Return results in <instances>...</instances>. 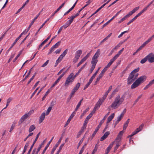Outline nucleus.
Listing matches in <instances>:
<instances>
[{
    "label": "nucleus",
    "instance_id": "f257e3e1",
    "mask_svg": "<svg viewBox=\"0 0 154 154\" xmlns=\"http://www.w3.org/2000/svg\"><path fill=\"white\" fill-rule=\"evenodd\" d=\"M146 77L145 75H142L137 79L131 86V89H134L138 86L140 84L143 83L146 79Z\"/></svg>",
    "mask_w": 154,
    "mask_h": 154
},
{
    "label": "nucleus",
    "instance_id": "f03ea898",
    "mask_svg": "<svg viewBox=\"0 0 154 154\" xmlns=\"http://www.w3.org/2000/svg\"><path fill=\"white\" fill-rule=\"evenodd\" d=\"M122 103L116 97L110 106L113 109H116L118 108Z\"/></svg>",
    "mask_w": 154,
    "mask_h": 154
},
{
    "label": "nucleus",
    "instance_id": "7ed1b4c3",
    "mask_svg": "<svg viewBox=\"0 0 154 154\" xmlns=\"http://www.w3.org/2000/svg\"><path fill=\"white\" fill-rule=\"evenodd\" d=\"M73 74L70 73L67 77L64 83V86L68 87L69 85L72 84L75 79L73 77Z\"/></svg>",
    "mask_w": 154,
    "mask_h": 154
},
{
    "label": "nucleus",
    "instance_id": "20e7f679",
    "mask_svg": "<svg viewBox=\"0 0 154 154\" xmlns=\"http://www.w3.org/2000/svg\"><path fill=\"white\" fill-rule=\"evenodd\" d=\"M100 50L98 49L93 56L91 61V63L92 65L96 66V65L98 61L97 59L100 54Z\"/></svg>",
    "mask_w": 154,
    "mask_h": 154
},
{
    "label": "nucleus",
    "instance_id": "39448f33",
    "mask_svg": "<svg viewBox=\"0 0 154 154\" xmlns=\"http://www.w3.org/2000/svg\"><path fill=\"white\" fill-rule=\"evenodd\" d=\"M138 75V74L134 75L132 73H130L128 78V85L131 84L137 79Z\"/></svg>",
    "mask_w": 154,
    "mask_h": 154
},
{
    "label": "nucleus",
    "instance_id": "423d86ee",
    "mask_svg": "<svg viewBox=\"0 0 154 154\" xmlns=\"http://www.w3.org/2000/svg\"><path fill=\"white\" fill-rule=\"evenodd\" d=\"M34 112V111L32 110L30 111L27 113H26L25 115H23L20 119L19 121V124H21L24 122L25 119H26L28 117H29Z\"/></svg>",
    "mask_w": 154,
    "mask_h": 154
},
{
    "label": "nucleus",
    "instance_id": "0eeeda50",
    "mask_svg": "<svg viewBox=\"0 0 154 154\" xmlns=\"http://www.w3.org/2000/svg\"><path fill=\"white\" fill-rule=\"evenodd\" d=\"M139 8V6L135 8L132 11H130L128 14L125 16L124 17H123L122 18L124 20H126L129 17L134 13L137 11L138 10Z\"/></svg>",
    "mask_w": 154,
    "mask_h": 154
},
{
    "label": "nucleus",
    "instance_id": "6e6552de",
    "mask_svg": "<svg viewBox=\"0 0 154 154\" xmlns=\"http://www.w3.org/2000/svg\"><path fill=\"white\" fill-rule=\"evenodd\" d=\"M82 53V51L81 50H78L76 51L75 57L73 59V62L75 63L78 61Z\"/></svg>",
    "mask_w": 154,
    "mask_h": 154
},
{
    "label": "nucleus",
    "instance_id": "1a4fd4ad",
    "mask_svg": "<svg viewBox=\"0 0 154 154\" xmlns=\"http://www.w3.org/2000/svg\"><path fill=\"white\" fill-rule=\"evenodd\" d=\"M144 126V124H142L141 125H140L138 128H137L134 131V132H133L131 135H129L128 136V137H131L133 136L134 135L136 134L137 133L140 131H141L143 128V127Z\"/></svg>",
    "mask_w": 154,
    "mask_h": 154
},
{
    "label": "nucleus",
    "instance_id": "9d476101",
    "mask_svg": "<svg viewBox=\"0 0 154 154\" xmlns=\"http://www.w3.org/2000/svg\"><path fill=\"white\" fill-rule=\"evenodd\" d=\"M148 60L149 63H152L154 62V55L152 53H150L147 56Z\"/></svg>",
    "mask_w": 154,
    "mask_h": 154
},
{
    "label": "nucleus",
    "instance_id": "9b49d317",
    "mask_svg": "<svg viewBox=\"0 0 154 154\" xmlns=\"http://www.w3.org/2000/svg\"><path fill=\"white\" fill-rule=\"evenodd\" d=\"M90 53H88L87 55L83 57L80 61V62L78 64L77 67L79 66L83 62L85 61L90 56Z\"/></svg>",
    "mask_w": 154,
    "mask_h": 154
},
{
    "label": "nucleus",
    "instance_id": "f8f14e48",
    "mask_svg": "<svg viewBox=\"0 0 154 154\" xmlns=\"http://www.w3.org/2000/svg\"><path fill=\"white\" fill-rule=\"evenodd\" d=\"M62 139V138L61 137L58 141L56 143L55 146L53 148L51 152V154H53L54 151L58 147V145L60 144V142H61V140Z\"/></svg>",
    "mask_w": 154,
    "mask_h": 154
},
{
    "label": "nucleus",
    "instance_id": "ddd939ff",
    "mask_svg": "<svg viewBox=\"0 0 154 154\" xmlns=\"http://www.w3.org/2000/svg\"><path fill=\"white\" fill-rule=\"evenodd\" d=\"M79 15V13H77L75 15H73L70 17V19L67 22L70 25L72 23L74 19Z\"/></svg>",
    "mask_w": 154,
    "mask_h": 154
},
{
    "label": "nucleus",
    "instance_id": "4468645a",
    "mask_svg": "<svg viewBox=\"0 0 154 154\" xmlns=\"http://www.w3.org/2000/svg\"><path fill=\"white\" fill-rule=\"evenodd\" d=\"M124 130H123L119 133L117 137L115 140V141H116L117 140H118V141H120L122 137L124 132Z\"/></svg>",
    "mask_w": 154,
    "mask_h": 154
},
{
    "label": "nucleus",
    "instance_id": "2eb2a0df",
    "mask_svg": "<svg viewBox=\"0 0 154 154\" xmlns=\"http://www.w3.org/2000/svg\"><path fill=\"white\" fill-rule=\"evenodd\" d=\"M115 141H113L112 142L111 144H110L109 146L107 147V148L106 150V152L105 154H108L109 153L111 149L115 143Z\"/></svg>",
    "mask_w": 154,
    "mask_h": 154
},
{
    "label": "nucleus",
    "instance_id": "dca6fc26",
    "mask_svg": "<svg viewBox=\"0 0 154 154\" xmlns=\"http://www.w3.org/2000/svg\"><path fill=\"white\" fill-rule=\"evenodd\" d=\"M75 112H73L67 120L66 123L65 124V127L67 126L70 122L72 119L74 117L75 115Z\"/></svg>",
    "mask_w": 154,
    "mask_h": 154
},
{
    "label": "nucleus",
    "instance_id": "f3484780",
    "mask_svg": "<svg viewBox=\"0 0 154 154\" xmlns=\"http://www.w3.org/2000/svg\"><path fill=\"white\" fill-rule=\"evenodd\" d=\"M54 138V137H52L51 140L48 142L47 144L46 145V146H45V149L43 150V152L41 154H44V153L45 152L46 150L49 146V145H50V144L51 143V142L53 139Z\"/></svg>",
    "mask_w": 154,
    "mask_h": 154
},
{
    "label": "nucleus",
    "instance_id": "a211bd4d",
    "mask_svg": "<svg viewBox=\"0 0 154 154\" xmlns=\"http://www.w3.org/2000/svg\"><path fill=\"white\" fill-rule=\"evenodd\" d=\"M126 95V93H125L121 97H120V95H118L117 97L122 103H123L124 100Z\"/></svg>",
    "mask_w": 154,
    "mask_h": 154
},
{
    "label": "nucleus",
    "instance_id": "6ab92c4d",
    "mask_svg": "<svg viewBox=\"0 0 154 154\" xmlns=\"http://www.w3.org/2000/svg\"><path fill=\"white\" fill-rule=\"evenodd\" d=\"M65 2H64L61 5H60L57 9V10L54 12V13H53L52 15L51 16V17H52L55 14L57 13L58 11L65 4Z\"/></svg>",
    "mask_w": 154,
    "mask_h": 154
},
{
    "label": "nucleus",
    "instance_id": "aec40b11",
    "mask_svg": "<svg viewBox=\"0 0 154 154\" xmlns=\"http://www.w3.org/2000/svg\"><path fill=\"white\" fill-rule=\"evenodd\" d=\"M110 112H108L104 117L103 119L101 121L98 125L101 126L102 124L104 122L105 120L106 119L107 117L109 115Z\"/></svg>",
    "mask_w": 154,
    "mask_h": 154
},
{
    "label": "nucleus",
    "instance_id": "412c9836",
    "mask_svg": "<svg viewBox=\"0 0 154 154\" xmlns=\"http://www.w3.org/2000/svg\"><path fill=\"white\" fill-rule=\"evenodd\" d=\"M109 134V131H106L105 133L103 135L101 138L100 141H102L104 140Z\"/></svg>",
    "mask_w": 154,
    "mask_h": 154
},
{
    "label": "nucleus",
    "instance_id": "4be33fe9",
    "mask_svg": "<svg viewBox=\"0 0 154 154\" xmlns=\"http://www.w3.org/2000/svg\"><path fill=\"white\" fill-rule=\"evenodd\" d=\"M46 114L45 112H43L41 115L39 119V123H42L44 119Z\"/></svg>",
    "mask_w": 154,
    "mask_h": 154
},
{
    "label": "nucleus",
    "instance_id": "5701e85b",
    "mask_svg": "<svg viewBox=\"0 0 154 154\" xmlns=\"http://www.w3.org/2000/svg\"><path fill=\"white\" fill-rule=\"evenodd\" d=\"M114 116L115 114L114 113H113L110 116H109L107 119L106 123H108L111 121L114 118Z\"/></svg>",
    "mask_w": 154,
    "mask_h": 154
},
{
    "label": "nucleus",
    "instance_id": "b1692460",
    "mask_svg": "<svg viewBox=\"0 0 154 154\" xmlns=\"http://www.w3.org/2000/svg\"><path fill=\"white\" fill-rule=\"evenodd\" d=\"M118 89L117 88H116L115 89L112 93L110 95V98H109V99H110L111 98H112L116 94V93L118 92Z\"/></svg>",
    "mask_w": 154,
    "mask_h": 154
},
{
    "label": "nucleus",
    "instance_id": "393cba45",
    "mask_svg": "<svg viewBox=\"0 0 154 154\" xmlns=\"http://www.w3.org/2000/svg\"><path fill=\"white\" fill-rule=\"evenodd\" d=\"M114 141H115V142H116L117 143L116 145L114 148V152H115V151L118 149L119 147L120 146V145H121V143L119 142L120 141H118V140L115 141V140Z\"/></svg>",
    "mask_w": 154,
    "mask_h": 154
},
{
    "label": "nucleus",
    "instance_id": "a878e982",
    "mask_svg": "<svg viewBox=\"0 0 154 154\" xmlns=\"http://www.w3.org/2000/svg\"><path fill=\"white\" fill-rule=\"evenodd\" d=\"M101 104L102 103H100V101H98L95 105L94 108L96 110L98 109L99 108Z\"/></svg>",
    "mask_w": 154,
    "mask_h": 154
},
{
    "label": "nucleus",
    "instance_id": "bb28decb",
    "mask_svg": "<svg viewBox=\"0 0 154 154\" xmlns=\"http://www.w3.org/2000/svg\"><path fill=\"white\" fill-rule=\"evenodd\" d=\"M89 107L87 108L85 111H84L83 113L80 116V119H81L82 118L83 116L85 115L86 112L89 111Z\"/></svg>",
    "mask_w": 154,
    "mask_h": 154
},
{
    "label": "nucleus",
    "instance_id": "cd10ccee",
    "mask_svg": "<svg viewBox=\"0 0 154 154\" xmlns=\"http://www.w3.org/2000/svg\"><path fill=\"white\" fill-rule=\"evenodd\" d=\"M100 127L101 126H100L99 125H98L97 127L96 128L95 131H94V132L92 134V138H93L94 137V136L96 134V133L98 131L99 129V128H100Z\"/></svg>",
    "mask_w": 154,
    "mask_h": 154
},
{
    "label": "nucleus",
    "instance_id": "c85d7f7f",
    "mask_svg": "<svg viewBox=\"0 0 154 154\" xmlns=\"http://www.w3.org/2000/svg\"><path fill=\"white\" fill-rule=\"evenodd\" d=\"M124 48H123L121 50L119 51L118 53L116 55L114 56L117 59L118 57L121 54L122 52L124 51Z\"/></svg>",
    "mask_w": 154,
    "mask_h": 154
},
{
    "label": "nucleus",
    "instance_id": "c756f323",
    "mask_svg": "<svg viewBox=\"0 0 154 154\" xmlns=\"http://www.w3.org/2000/svg\"><path fill=\"white\" fill-rule=\"evenodd\" d=\"M140 69V68L139 67H138L137 68L135 69L134 70H133L131 73H132L134 75H135L136 74H138V73L137 72H138Z\"/></svg>",
    "mask_w": 154,
    "mask_h": 154
},
{
    "label": "nucleus",
    "instance_id": "7c9ffc66",
    "mask_svg": "<svg viewBox=\"0 0 154 154\" xmlns=\"http://www.w3.org/2000/svg\"><path fill=\"white\" fill-rule=\"evenodd\" d=\"M26 33L27 32H26L24 31L20 34V35L19 36V37L15 40V41L17 42V41L19 40V39L23 35V34L25 35Z\"/></svg>",
    "mask_w": 154,
    "mask_h": 154
},
{
    "label": "nucleus",
    "instance_id": "2f4dec72",
    "mask_svg": "<svg viewBox=\"0 0 154 154\" xmlns=\"http://www.w3.org/2000/svg\"><path fill=\"white\" fill-rule=\"evenodd\" d=\"M35 20H33V21H32L31 23H30V24L29 25V26L28 28H27V29L26 30V29H25L24 31H26V32L27 33L29 31V30L30 29V28L32 26V25L33 24V23H34L35 21Z\"/></svg>",
    "mask_w": 154,
    "mask_h": 154
},
{
    "label": "nucleus",
    "instance_id": "473e14b6",
    "mask_svg": "<svg viewBox=\"0 0 154 154\" xmlns=\"http://www.w3.org/2000/svg\"><path fill=\"white\" fill-rule=\"evenodd\" d=\"M35 128V127L34 126V125H31L29 129V132H31L32 131H34Z\"/></svg>",
    "mask_w": 154,
    "mask_h": 154
},
{
    "label": "nucleus",
    "instance_id": "72a5a7b5",
    "mask_svg": "<svg viewBox=\"0 0 154 154\" xmlns=\"http://www.w3.org/2000/svg\"><path fill=\"white\" fill-rule=\"evenodd\" d=\"M76 91L77 90H76L75 89H74V88L72 89L71 91V92L70 95V97H73L74 94H75V93L76 92Z\"/></svg>",
    "mask_w": 154,
    "mask_h": 154
},
{
    "label": "nucleus",
    "instance_id": "f704fd0d",
    "mask_svg": "<svg viewBox=\"0 0 154 154\" xmlns=\"http://www.w3.org/2000/svg\"><path fill=\"white\" fill-rule=\"evenodd\" d=\"M147 60L148 58L146 56L140 61V63L142 64L144 63L147 61Z\"/></svg>",
    "mask_w": 154,
    "mask_h": 154
},
{
    "label": "nucleus",
    "instance_id": "c9c22d12",
    "mask_svg": "<svg viewBox=\"0 0 154 154\" xmlns=\"http://www.w3.org/2000/svg\"><path fill=\"white\" fill-rule=\"evenodd\" d=\"M68 52V49H66L63 52V53L60 55V56L62 57H63L65 56L67 54V53Z\"/></svg>",
    "mask_w": 154,
    "mask_h": 154
},
{
    "label": "nucleus",
    "instance_id": "e433bc0d",
    "mask_svg": "<svg viewBox=\"0 0 154 154\" xmlns=\"http://www.w3.org/2000/svg\"><path fill=\"white\" fill-rule=\"evenodd\" d=\"M61 43L60 41H59L56 43L53 46L54 48L55 49L57 48L60 45Z\"/></svg>",
    "mask_w": 154,
    "mask_h": 154
},
{
    "label": "nucleus",
    "instance_id": "4c0bfd02",
    "mask_svg": "<svg viewBox=\"0 0 154 154\" xmlns=\"http://www.w3.org/2000/svg\"><path fill=\"white\" fill-rule=\"evenodd\" d=\"M154 38V34L151 37L149 38L148 39L146 40L145 42L147 44H148Z\"/></svg>",
    "mask_w": 154,
    "mask_h": 154
},
{
    "label": "nucleus",
    "instance_id": "58836bf2",
    "mask_svg": "<svg viewBox=\"0 0 154 154\" xmlns=\"http://www.w3.org/2000/svg\"><path fill=\"white\" fill-rule=\"evenodd\" d=\"M64 145V143L62 144L59 147L58 150L57 151L56 154H59Z\"/></svg>",
    "mask_w": 154,
    "mask_h": 154
},
{
    "label": "nucleus",
    "instance_id": "ea45409f",
    "mask_svg": "<svg viewBox=\"0 0 154 154\" xmlns=\"http://www.w3.org/2000/svg\"><path fill=\"white\" fill-rule=\"evenodd\" d=\"M16 124V123H14V122H13L12 123V125H11V127L10 128V131H9V132H11V131L14 129V128L15 127V125Z\"/></svg>",
    "mask_w": 154,
    "mask_h": 154
},
{
    "label": "nucleus",
    "instance_id": "a19ab883",
    "mask_svg": "<svg viewBox=\"0 0 154 154\" xmlns=\"http://www.w3.org/2000/svg\"><path fill=\"white\" fill-rule=\"evenodd\" d=\"M50 92V89H48L47 91L46 92V93L45 94L44 96V97H43L42 98V100H44L46 97L48 95V94H49V93Z\"/></svg>",
    "mask_w": 154,
    "mask_h": 154
},
{
    "label": "nucleus",
    "instance_id": "79ce46f5",
    "mask_svg": "<svg viewBox=\"0 0 154 154\" xmlns=\"http://www.w3.org/2000/svg\"><path fill=\"white\" fill-rule=\"evenodd\" d=\"M52 107L51 106H49L48 109L47 110V111L46 112V115H48L49 114V112H50L51 110L52 109Z\"/></svg>",
    "mask_w": 154,
    "mask_h": 154
},
{
    "label": "nucleus",
    "instance_id": "37998d69",
    "mask_svg": "<svg viewBox=\"0 0 154 154\" xmlns=\"http://www.w3.org/2000/svg\"><path fill=\"white\" fill-rule=\"evenodd\" d=\"M107 96L104 95L103 97H102V99H100L99 101H100V103L102 104V103L105 100L106 97Z\"/></svg>",
    "mask_w": 154,
    "mask_h": 154
},
{
    "label": "nucleus",
    "instance_id": "c03bdc74",
    "mask_svg": "<svg viewBox=\"0 0 154 154\" xmlns=\"http://www.w3.org/2000/svg\"><path fill=\"white\" fill-rule=\"evenodd\" d=\"M17 42L15 41L13 44L12 45L11 47L9 48L8 50L7 51V53H8L9 52V51L11 50V49L13 47L14 45Z\"/></svg>",
    "mask_w": 154,
    "mask_h": 154
},
{
    "label": "nucleus",
    "instance_id": "a18cd8bd",
    "mask_svg": "<svg viewBox=\"0 0 154 154\" xmlns=\"http://www.w3.org/2000/svg\"><path fill=\"white\" fill-rule=\"evenodd\" d=\"M117 59V58L114 56L112 59H111L110 60L109 62V63H110L111 65L112 63L116 60Z\"/></svg>",
    "mask_w": 154,
    "mask_h": 154
},
{
    "label": "nucleus",
    "instance_id": "49530a36",
    "mask_svg": "<svg viewBox=\"0 0 154 154\" xmlns=\"http://www.w3.org/2000/svg\"><path fill=\"white\" fill-rule=\"evenodd\" d=\"M117 59V58L114 56L112 59H111L110 60L109 62V63H110L111 65L112 63L116 60Z\"/></svg>",
    "mask_w": 154,
    "mask_h": 154
},
{
    "label": "nucleus",
    "instance_id": "de8ad7c7",
    "mask_svg": "<svg viewBox=\"0 0 154 154\" xmlns=\"http://www.w3.org/2000/svg\"><path fill=\"white\" fill-rule=\"evenodd\" d=\"M117 59V58L114 56L112 59H111L110 60L109 62V63H110L111 65L112 63L116 60Z\"/></svg>",
    "mask_w": 154,
    "mask_h": 154
},
{
    "label": "nucleus",
    "instance_id": "09e8293b",
    "mask_svg": "<svg viewBox=\"0 0 154 154\" xmlns=\"http://www.w3.org/2000/svg\"><path fill=\"white\" fill-rule=\"evenodd\" d=\"M117 59V58L114 56L112 59H111L110 60L109 62V63H110L111 65L112 63L116 60Z\"/></svg>",
    "mask_w": 154,
    "mask_h": 154
},
{
    "label": "nucleus",
    "instance_id": "8fccbe9b",
    "mask_svg": "<svg viewBox=\"0 0 154 154\" xmlns=\"http://www.w3.org/2000/svg\"><path fill=\"white\" fill-rule=\"evenodd\" d=\"M113 19L112 18L110 20L108 21L107 22L104 24L103 26V28L105 27L111 21H112Z\"/></svg>",
    "mask_w": 154,
    "mask_h": 154
},
{
    "label": "nucleus",
    "instance_id": "3c124183",
    "mask_svg": "<svg viewBox=\"0 0 154 154\" xmlns=\"http://www.w3.org/2000/svg\"><path fill=\"white\" fill-rule=\"evenodd\" d=\"M81 70H80L79 69L78 71V72H77L74 75V74L73 73H72L73 74V77L75 79V78L80 73V72H81Z\"/></svg>",
    "mask_w": 154,
    "mask_h": 154
},
{
    "label": "nucleus",
    "instance_id": "603ef678",
    "mask_svg": "<svg viewBox=\"0 0 154 154\" xmlns=\"http://www.w3.org/2000/svg\"><path fill=\"white\" fill-rule=\"evenodd\" d=\"M80 86V84L79 83H78L75 86L74 88L77 91L79 89Z\"/></svg>",
    "mask_w": 154,
    "mask_h": 154
},
{
    "label": "nucleus",
    "instance_id": "864d4df0",
    "mask_svg": "<svg viewBox=\"0 0 154 154\" xmlns=\"http://www.w3.org/2000/svg\"><path fill=\"white\" fill-rule=\"evenodd\" d=\"M55 49V48H54V47L52 46V47L49 50V52L48 53V54L49 55Z\"/></svg>",
    "mask_w": 154,
    "mask_h": 154
},
{
    "label": "nucleus",
    "instance_id": "5fc2aeb1",
    "mask_svg": "<svg viewBox=\"0 0 154 154\" xmlns=\"http://www.w3.org/2000/svg\"><path fill=\"white\" fill-rule=\"evenodd\" d=\"M142 96V94H141V95L139 96V97H138L137 99L135 100L134 101V105H135L136 103L138 102L139 100L141 97Z\"/></svg>",
    "mask_w": 154,
    "mask_h": 154
},
{
    "label": "nucleus",
    "instance_id": "6e6d98bb",
    "mask_svg": "<svg viewBox=\"0 0 154 154\" xmlns=\"http://www.w3.org/2000/svg\"><path fill=\"white\" fill-rule=\"evenodd\" d=\"M81 105L79 103H78V104L77 105V106L75 109L74 111L73 112H75V114H76V112L77 111V110H78V109L79 108Z\"/></svg>",
    "mask_w": 154,
    "mask_h": 154
},
{
    "label": "nucleus",
    "instance_id": "4d7b16f0",
    "mask_svg": "<svg viewBox=\"0 0 154 154\" xmlns=\"http://www.w3.org/2000/svg\"><path fill=\"white\" fill-rule=\"evenodd\" d=\"M107 69H106V67H105L102 71L100 73L103 76L104 75L105 72L107 70Z\"/></svg>",
    "mask_w": 154,
    "mask_h": 154
},
{
    "label": "nucleus",
    "instance_id": "13d9d810",
    "mask_svg": "<svg viewBox=\"0 0 154 154\" xmlns=\"http://www.w3.org/2000/svg\"><path fill=\"white\" fill-rule=\"evenodd\" d=\"M29 141H28L26 143L24 147V149H25L26 150L27 148H28L29 146Z\"/></svg>",
    "mask_w": 154,
    "mask_h": 154
},
{
    "label": "nucleus",
    "instance_id": "bf43d9fd",
    "mask_svg": "<svg viewBox=\"0 0 154 154\" xmlns=\"http://www.w3.org/2000/svg\"><path fill=\"white\" fill-rule=\"evenodd\" d=\"M47 42L45 40L42 42V43L40 45L38 48V49H40Z\"/></svg>",
    "mask_w": 154,
    "mask_h": 154
},
{
    "label": "nucleus",
    "instance_id": "052dcab7",
    "mask_svg": "<svg viewBox=\"0 0 154 154\" xmlns=\"http://www.w3.org/2000/svg\"><path fill=\"white\" fill-rule=\"evenodd\" d=\"M69 25H70L69 24V23H68L67 22H66V23L65 25H63L61 27H62V28L63 27L64 29H66Z\"/></svg>",
    "mask_w": 154,
    "mask_h": 154
},
{
    "label": "nucleus",
    "instance_id": "680f3d73",
    "mask_svg": "<svg viewBox=\"0 0 154 154\" xmlns=\"http://www.w3.org/2000/svg\"><path fill=\"white\" fill-rule=\"evenodd\" d=\"M95 67V66H94V65H92V66H91V67L90 70V71H89V72L90 74L93 71Z\"/></svg>",
    "mask_w": 154,
    "mask_h": 154
},
{
    "label": "nucleus",
    "instance_id": "e2e57ef3",
    "mask_svg": "<svg viewBox=\"0 0 154 154\" xmlns=\"http://www.w3.org/2000/svg\"><path fill=\"white\" fill-rule=\"evenodd\" d=\"M123 114H120L119 116H118L117 117V120L119 121H120L123 118Z\"/></svg>",
    "mask_w": 154,
    "mask_h": 154
},
{
    "label": "nucleus",
    "instance_id": "0e129e2a",
    "mask_svg": "<svg viewBox=\"0 0 154 154\" xmlns=\"http://www.w3.org/2000/svg\"><path fill=\"white\" fill-rule=\"evenodd\" d=\"M128 31H126L124 32H122L119 36H118V38H120L123 35V34H124L125 33L128 32Z\"/></svg>",
    "mask_w": 154,
    "mask_h": 154
},
{
    "label": "nucleus",
    "instance_id": "69168bd1",
    "mask_svg": "<svg viewBox=\"0 0 154 154\" xmlns=\"http://www.w3.org/2000/svg\"><path fill=\"white\" fill-rule=\"evenodd\" d=\"M103 76L101 75V74H100L98 76V77L97 78L96 80L97 82H99L100 79L102 78V77Z\"/></svg>",
    "mask_w": 154,
    "mask_h": 154
},
{
    "label": "nucleus",
    "instance_id": "338daca9",
    "mask_svg": "<svg viewBox=\"0 0 154 154\" xmlns=\"http://www.w3.org/2000/svg\"><path fill=\"white\" fill-rule=\"evenodd\" d=\"M15 55V54H11V57L8 60V63H9L11 62V61L12 60V59L14 57Z\"/></svg>",
    "mask_w": 154,
    "mask_h": 154
},
{
    "label": "nucleus",
    "instance_id": "774afa93",
    "mask_svg": "<svg viewBox=\"0 0 154 154\" xmlns=\"http://www.w3.org/2000/svg\"><path fill=\"white\" fill-rule=\"evenodd\" d=\"M91 84V83L88 82L87 83V84L85 86L84 88V90H85L86 88H88Z\"/></svg>",
    "mask_w": 154,
    "mask_h": 154
}]
</instances>
